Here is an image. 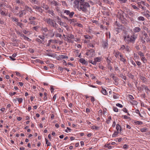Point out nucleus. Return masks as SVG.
<instances>
[{"mask_svg":"<svg viewBox=\"0 0 150 150\" xmlns=\"http://www.w3.org/2000/svg\"><path fill=\"white\" fill-rule=\"evenodd\" d=\"M74 4V8H77L79 11L83 12L86 11L87 8L89 6V4L85 2L84 0H76Z\"/></svg>","mask_w":150,"mask_h":150,"instance_id":"nucleus-1","label":"nucleus"},{"mask_svg":"<svg viewBox=\"0 0 150 150\" xmlns=\"http://www.w3.org/2000/svg\"><path fill=\"white\" fill-rule=\"evenodd\" d=\"M137 35L134 34L131 36L128 35L124 37V40L127 44L134 43L135 40L137 38Z\"/></svg>","mask_w":150,"mask_h":150,"instance_id":"nucleus-2","label":"nucleus"},{"mask_svg":"<svg viewBox=\"0 0 150 150\" xmlns=\"http://www.w3.org/2000/svg\"><path fill=\"white\" fill-rule=\"evenodd\" d=\"M28 17V20L30 21L29 24L34 25H36L37 24V22L35 21V20L37 19L36 17L31 16H30Z\"/></svg>","mask_w":150,"mask_h":150,"instance_id":"nucleus-3","label":"nucleus"},{"mask_svg":"<svg viewBox=\"0 0 150 150\" xmlns=\"http://www.w3.org/2000/svg\"><path fill=\"white\" fill-rule=\"evenodd\" d=\"M95 50L92 49L88 50L86 53V54L89 57H93L94 55Z\"/></svg>","mask_w":150,"mask_h":150,"instance_id":"nucleus-4","label":"nucleus"},{"mask_svg":"<svg viewBox=\"0 0 150 150\" xmlns=\"http://www.w3.org/2000/svg\"><path fill=\"white\" fill-rule=\"evenodd\" d=\"M49 1L51 4L56 6L61 5L60 3L54 0H49Z\"/></svg>","mask_w":150,"mask_h":150,"instance_id":"nucleus-5","label":"nucleus"},{"mask_svg":"<svg viewBox=\"0 0 150 150\" xmlns=\"http://www.w3.org/2000/svg\"><path fill=\"white\" fill-rule=\"evenodd\" d=\"M64 13H66L67 15H69V16L70 18H72L74 14V12H70V11L68 10H64Z\"/></svg>","mask_w":150,"mask_h":150,"instance_id":"nucleus-6","label":"nucleus"},{"mask_svg":"<svg viewBox=\"0 0 150 150\" xmlns=\"http://www.w3.org/2000/svg\"><path fill=\"white\" fill-rule=\"evenodd\" d=\"M33 8L35 9L37 11H38L40 13H42L43 12V10L40 7L35 5L33 6Z\"/></svg>","mask_w":150,"mask_h":150,"instance_id":"nucleus-7","label":"nucleus"},{"mask_svg":"<svg viewBox=\"0 0 150 150\" xmlns=\"http://www.w3.org/2000/svg\"><path fill=\"white\" fill-rule=\"evenodd\" d=\"M57 43L56 40H48V43L46 45L47 47H49L51 45L52 43Z\"/></svg>","mask_w":150,"mask_h":150,"instance_id":"nucleus-8","label":"nucleus"},{"mask_svg":"<svg viewBox=\"0 0 150 150\" xmlns=\"http://www.w3.org/2000/svg\"><path fill=\"white\" fill-rule=\"evenodd\" d=\"M124 13V12L122 11H121L120 12H119L118 13L117 16L118 17H119V18L121 20H122L124 18V16L123 15V14Z\"/></svg>","mask_w":150,"mask_h":150,"instance_id":"nucleus-9","label":"nucleus"},{"mask_svg":"<svg viewBox=\"0 0 150 150\" xmlns=\"http://www.w3.org/2000/svg\"><path fill=\"white\" fill-rule=\"evenodd\" d=\"M43 20L47 22V23L50 25L53 21L52 19H50V18H47L46 19L44 18Z\"/></svg>","mask_w":150,"mask_h":150,"instance_id":"nucleus-10","label":"nucleus"},{"mask_svg":"<svg viewBox=\"0 0 150 150\" xmlns=\"http://www.w3.org/2000/svg\"><path fill=\"white\" fill-rule=\"evenodd\" d=\"M133 30L134 33H138L141 30V28L139 27H135L133 29Z\"/></svg>","mask_w":150,"mask_h":150,"instance_id":"nucleus-11","label":"nucleus"},{"mask_svg":"<svg viewBox=\"0 0 150 150\" xmlns=\"http://www.w3.org/2000/svg\"><path fill=\"white\" fill-rule=\"evenodd\" d=\"M58 60H61L62 59H67L68 58V57L67 56H65L64 55H60L58 57Z\"/></svg>","mask_w":150,"mask_h":150,"instance_id":"nucleus-12","label":"nucleus"},{"mask_svg":"<svg viewBox=\"0 0 150 150\" xmlns=\"http://www.w3.org/2000/svg\"><path fill=\"white\" fill-rule=\"evenodd\" d=\"M120 61L121 62H123L124 64H125L127 62V61L126 59L123 56L122 54H120Z\"/></svg>","mask_w":150,"mask_h":150,"instance_id":"nucleus-13","label":"nucleus"},{"mask_svg":"<svg viewBox=\"0 0 150 150\" xmlns=\"http://www.w3.org/2000/svg\"><path fill=\"white\" fill-rule=\"evenodd\" d=\"M15 2L18 4L20 6H23L24 4V2L21 0H14Z\"/></svg>","mask_w":150,"mask_h":150,"instance_id":"nucleus-14","label":"nucleus"},{"mask_svg":"<svg viewBox=\"0 0 150 150\" xmlns=\"http://www.w3.org/2000/svg\"><path fill=\"white\" fill-rule=\"evenodd\" d=\"M25 9L28 11L29 12L31 13H32L33 11L31 8L28 6H25Z\"/></svg>","mask_w":150,"mask_h":150,"instance_id":"nucleus-15","label":"nucleus"},{"mask_svg":"<svg viewBox=\"0 0 150 150\" xmlns=\"http://www.w3.org/2000/svg\"><path fill=\"white\" fill-rule=\"evenodd\" d=\"M143 87L144 88L146 93L147 94H149V92H150V90L148 88V87L145 85H143Z\"/></svg>","mask_w":150,"mask_h":150,"instance_id":"nucleus-16","label":"nucleus"},{"mask_svg":"<svg viewBox=\"0 0 150 150\" xmlns=\"http://www.w3.org/2000/svg\"><path fill=\"white\" fill-rule=\"evenodd\" d=\"M65 38H69L71 39H74V35L71 34H68Z\"/></svg>","mask_w":150,"mask_h":150,"instance_id":"nucleus-17","label":"nucleus"},{"mask_svg":"<svg viewBox=\"0 0 150 150\" xmlns=\"http://www.w3.org/2000/svg\"><path fill=\"white\" fill-rule=\"evenodd\" d=\"M42 32H44L43 34H44L45 33H46L48 31V30L47 27H41L40 28Z\"/></svg>","mask_w":150,"mask_h":150,"instance_id":"nucleus-18","label":"nucleus"},{"mask_svg":"<svg viewBox=\"0 0 150 150\" xmlns=\"http://www.w3.org/2000/svg\"><path fill=\"white\" fill-rule=\"evenodd\" d=\"M51 26H53L54 28H57L58 26V25L56 23H54V21H53L52 22L50 25Z\"/></svg>","mask_w":150,"mask_h":150,"instance_id":"nucleus-19","label":"nucleus"},{"mask_svg":"<svg viewBox=\"0 0 150 150\" xmlns=\"http://www.w3.org/2000/svg\"><path fill=\"white\" fill-rule=\"evenodd\" d=\"M102 45L104 48H105L108 46V44L107 41H103Z\"/></svg>","mask_w":150,"mask_h":150,"instance_id":"nucleus-20","label":"nucleus"},{"mask_svg":"<svg viewBox=\"0 0 150 150\" xmlns=\"http://www.w3.org/2000/svg\"><path fill=\"white\" fill-rule=\"evenodd\" d=\"M26 12L25 10L22 11L21 12L19 13V16L20 17H22L25 14Z\"/></svg>","mask_w":150,"mask_h":150,"instance_id":"nucleus-21","label":"nucleus"},{"mask_svg":"<svg viewBox=\"0 0 150 150\" xmlns=\"http://www.w3.org/2000/svg\"><path fill=\"white\" fill-rule=\"evenodd\" d=\"M80 62L83 64H86L87 63V62L83 58H81L79 60Z\"/></svg>","mask_w":150,"mask_h":150,"instance_id":"nucleus-22","label":"nucleus"},{"mask_svg":"<svg viewBox=\"0 0 150 150\" xmlns=\"http://www.w3.org/2000/svg\"><path fill=\"white\" fill-rule=\"evenodd\" d=\"M137 4L139 5V7L142 8L143 10H145L146 9V7L142 6L140 2H137Z\"/></svg>","mask_w":150,"mask_h":150,"instance_id":"nucleus-23","label":"nucleus"},{"mask_svg":"<svg viewBox=\"0 0 150 150\" xmlns=\"http://www.w3.org/2000/svg\"><path fill=\"white\" fill-rule=\"evenodd\" d=\"M47 12L51 14L53 16H54L55 15V14L54 13V11L52 9L48 10Z\"/></svg>","mask_w":150,"mask_h":150,"instance_id":"nucleus-24","label":"nucleus"},{"mask_svg":"<svg viewBox=\"0 0 150 150\" xmlns=\"http://www.w3.org/2000/svg\"><path fill=\"white\" fill-rule=\"evenodd\" d=\"M119 79L117 77L113 79V80L114 81L115 83H114V84L115 85H117L118 84V81Z\"/></svg>","mask_w":150,"mask_h":150,"instance_id":"nucleus-25","label":"nucleus"},{"mask_svg":"<svg viewBox=\"0 0 150 150\" xmlns=\"http://www.w3.org/2000/svg\"><path fill=\"white\" fill-rule=\"evenodd\" d=\"M116 129L118 132L119 131V130H120V132H121V128L119 125L118 124H117L116 126Z\"/></svg>","mask_w":150,"mask_h":150,"instance_id":"nucleus-26","label":"nucleus"},{"mask_svg":"<svg viewBox=\"0 0 150 150\" xmlns=\"http://www.w3.org/2000/svg\"><path fill=\"white\" fill-rule=\"evenodd\" d=\"M140 79L143 81V82L146 81V79L144 77L142 76H140Z\"/></svg>","mask_w":150,"mask_h":150,"instance_id":"nucleus-27","label":"nucleus"},{"mask_svg":"<svg viewBox=\"0 0 150 150\" xmlns=\"http://www.w3.org/2000/svg\"><path fill=\"white\" fill-rule=\"evenodd\" d=\"M113 98L115 99H117L119 98V95L117 94L114 93L113 95Z\"/></svg>","mask_w":150,"mask_h":150,"instance_id":"nucleus-28","label":"nucleus"},{"mask_svg":"<svg viewBox=\"0 0 150 150\" xmlns=\"http://www.w3.org/2000/svg\"><path fill=\"white\" fill-rule=\"evenodd\" d=\"M16 33L18 35H20L21 37L23 38V37H24V35L19 31L17 30L16 31Z\"/></svg>","mask_w":150,"mask_h":150,"instance_id":"nucleus-29","label":"nucleus"},{"mask_svg":"<svg viewBox=\"0 0 150 150\" xmlns=\"http://www.w3.org/2000/svg\"><path fill=\"white\" fill-rule=\"evenodd\" d=\"M121 54V53L119 51H117L115 53V56L116 58H118L119 56V55L120 56V54Z\"/></svg>","mask_w":150,"mask_h":150,"instance_id":"nucleus-30","label":"nucleus"},{"mask_svg":"<svg viewBox=\"0 0 150 150\" xmlns=\"http://www.w3.org/2000/svg\"><path fill=\"white\" fill-rule=\"evenodd\" d=\"M137 20L138 21H143L145 20L144 18L142 16H140L137 18Z\"/></svg>","mask_w":150,"mask_h":150,"instance_id":"nucleus-31","label":"nucleus"},{"mask_svg":"<svg viewBox=\"0 0 150 150\" xmlns=\"http://www.w3.org/2000/svg\"><path fill=\"white\" fill-rule=\"evenodd\" d=\"M68 22L70 23V24H73V23L76 22L75 20L74 19H69Z\"/></svg>","mask_w":150,"mask_h":150,"instance_id":"nucleus-32","label":"nucleus"},{"mask_svg":"<svg viewBox=\"0 0 150 150\" xmlns=\"http://www.w3.org/2000/svg\"><path fill=\"white\" fill-rule=\"evenodd\" d=\"M46 144H47V146H50L51 145V143L50 142H48V140L46 139V138H45V139Z\"/></svg>","mask_w":150,"mask_h":150,"instance_id":"nucleus-33","label":"nucleus"},{"mask_svg":"<svg viewBox=\"0 0 150 150\" xmlns=\"http://www.w3.org/2000/svg\"><path fill=\"white\" fill-rule=\"evenodd\" d=\"M101 92L104 95H107V91L105 89L102 88L101 90Z\"/></svg>","mask_w":150,"mask_h":150,"instance_id":"nucleus-34","label":"nucleus"},{"mask_svg":"<svg viewBox=\"0 0 150 150\" xmlns=\"http://www.w3.org/2000/svg\"><path fill=\"white\" fill-rule=\"evenodd\" d=\"M94 60L97 63V62H99L101 61V58L100 57H97L95 58Z\"/></svg>","mask_w":150,"mask_h":150,"instance_id":"nucleus-35","label":"nucleus"},{"mask_svg":"<svg viewBox=\"0 0 150 150\" xmlns=\"http://www.w3.org/2000/svg\"><path fill=\"white\" fill-rule=\"evenodd\" d=\"M125 50L128 53L130 52V50L129 49V47L128 45L126 46Z\"/></svg>","mask_w":150,"mask_h":150,"instance_id":"nucleus-36","label":"nucleus"},{"mask_svg":"<svg viewBox=\"0 0 150 150\" xmlns=\"http://www.w3.org/2000/svg\"><path fill=\"white\" fill-rule=\"evenodd\" d=\"M39 28V26L37 25L35 26L34 27H33V30H35L36 31H38V29Z\"/></svg>","mask_w":150,"mask_h":150,"instance_id":"nucleus-37","label":"nucleus"},{"mask_svg":"<svg viewBox=\"0 0 150 150\" xmlns=\"http://www.w3.org/2000/svg\"><path fill=\"white\" fill-rule=\"evenodd\" d=\"M38 37L40 38L41 40L43 42L45 39V37L42 35H39L38 36Z\"/></svg>","mask_w":150,"mask_h":150,"instance_id":"nucleus-38","label":"nucleus"},{"mask_svg":"<svg viewBox=\"0 0 150 150\" xmlns=\"http://www.w3.org/2000/svg\"><path fill=\"white\" fill-rule=\"evenodd\" d=\"M110 145V143H109L108 144H107V145H105V146L106 147H108V148L109 149H110L113 148V146H109Z\"/></svg>","mask_w":150,"mask_h":150,"instance_id":"nucleus-39","label":"nucleus"},{"mask_svg":"<svg viewBox=\"0 0 150 150\" xmlns=\"http://www.w3.org/2000/svg\"><path fill=\"white\" fill-rule=\"evenodd\" d=\"M46 54L47 55L50 56L51 57H54L55 56L54 54V53H46Z\"/></svg>","mask_w":150,"mask_h":150,"instance_id":"nucleus-40","label":"nucleus"},{"mask_svg":"<svg viewBox=\"0 0 150 150\" xmlns=\"http://www.w3.org/2000/svg\"><path fill=\"white\" fill-rule=\"evenodd\" d=\"M143 13H144L143 15L146 16L148 18L150 16V15L149 13H145V12H144Z\"/></svg>","mask_w":150,"mask_h":150,"instance_id":"nucleus-41","label":"nucleus"},{"mask_svg":"<svg viewBox=\"0 0 150 150\" xmlns=\"http://www.w3.org/2000/svg\"><path fill=\"white\" fill-rule=\"evenodd\" d=\"M35 41L40 43H43V42L41 40L38 38H37L35 40Z\"/></svg>","mask_w":150,"mask_h":150,"instance_id":"nucleus-42","label":"nucleus"},{"mask_svg":"<svg viewBox=\"0 0 150 150\" xmlns=\"http://www.w3.org/2000/svg\"><path fill=\"white\" fill-rule=\"evenodd\" d=\"M84 37L86 39H91L92 38L89 35H84Z\"/></svg>","mask_w":150,"mask_h":150,"instance_id":"nucleus-43","label":"nucleus"},{"mask_svg":"<svg viewBox=\"0 0 150 150\" xmlns=\"http://www.w3.org/2000/svg\"><path fill=\"white\" fill-rule=\"evenodd\" d=\"M122 27H121V28H115V30L118 33L120 32L122 30Z\"/></svg>","mask_w":150,"mask_h":150,"instance_id":"nucleus-44","label":"nucleus"},{"mask_svg":"<svg viewBox=\"0 0 150 150\" xmlns=\"http://www.w3.org/2000/svg\"><path fill=\"white\" fill-rule=\"evenodd\" d=\"M111 120V117L110 116L108 117V119L106 121V123L108 124H109L110 123V120Z\"/></svg>","mask_w":150,"mask_h":150,"instance_id":"nucleus-45","label":"nucleus"},{"mask_svg":"<svg viewBox=\"0 0 150 150\" xmlns=\"http://www.w3.org/2000/svg\"><path fill=\"white\" fill-rule=\"evenodd\" d=\"M141 59L142 60L144 63H145V61H146V59L145 58L144 56L142 57L141 58Z\"/></svg>","mask_w":150,"mask_h":150,"instance_id":"nucleus-46","label":"nucleus"},{"mask_svg":"<svg viewBox=\"0 0 150 150\" xmlns=\"http://www.w3.org/2000/svg\"><path fill=\"white\" fill-rule=\"evenodd\" d=\"M17 25L19 26L21 28L23 26V24L22 23L19 22H17Z\"/></svg>","mask_w":150,"mask_h":150,"instance_id":"nucleus-47","label":"nucleus"},{"mask_svg":"<svg viewBox=\"0 0 150 150\" xmlns=\"http://www.w3.org/2000/svg\"><path fill=\"white\" fill-rule=\"evenodd\" d=\"M138 54L140 56V58L144 56V54L141 52H138Z\"/></svg>","mask_w":150,"mask_h":150,"instance_id":"nucleus-48","label":"nucleus"},{"mask_svg":"<svg viewBox=\"0 0 150 150\" xmlns=\"http://www.w3.org/2000/svg\"><path fill=\"white\" fill-rule=\"evenodd\" d=\"M131 6L132 8H133L134 9H137V10H139V8H138L137 6H136L135 5L131 4Z\"/></svg>","mask_w":150,"mask_h":150,"instance_id":"nucleus-49","label":"nucleus"},{"mask_svg":"<svg viewBox=\"0 0 150 150\" xmlns=\"http://www.w3.org/2000/svg\"><path fill=\"white\" fill-rule=\"evenodd\" d=\"M141 132H145L147 131V129L146 128H143L140 129Z\"/></svg>","mask_w":150,"mask_h":150,"instance_id":"nucleus-50","label":"nucleus"},{"mask_svg":"<svg viewBox=\"0 0 150 150\" xmlns=\"http://www.w3.org/2000/svg\"><path fill=\"white\" fill-rule=\"evenodd\" d=\"M118 132L117 131H115L114 132V133L112 134V137H116V136H117L118 133Z\"/></svg>","mask_w":150,"mask_h":150,"instance_id":"nucleus-51","label":"nucleus"},{"mask_svg":"<svg viewBox=\"0 0 150 150\" xmlns=\"http://www.w3.org/2000/svg\"><path fill=\"white\" fill-rule=\"evenodd\" d=\"M121 4H123L126 3L127 1V0H118Z\"/></svg>","mask_w":150,"mask_h":150,"instance_id":"nucleus-52","label":"nucleus"},{"mask_svg":"<svg viewBox=\"0 0 150 150\" xmlns=\"http://www.w3.org/2000/svg\"><path fill=\"white\" fill-rule=\"evenodd\" d=\"M17 100L18 101L19 103H21L22 102L23 99L22 98H17Z\"/></svg>","mask_w":150,"mask_h":150,"instance_id":"nucleus-53","label":"nucleus"},{"mask_svg":"<svg viewBox=\"0 0 150 150\" xmlns=\"http://www.w3.org/2000/svg\"><path fill=\"white\" fill-rule=\"evenodd\" d=\"M91 128L93 129L97 130L99 128V127L94 125L92 126Z\"/></svg>","mask_w":150,"mask_h":150,"instance_id":"nucleus-54","label":"nucleus"},{"mask_svg":"<svg viewBox=\"0 0 150 150\" xmlns=\"http://www.w3.org/2000/svg\"><path fill=\"white\" fill-rule=\"evenodd\" d=\"M23 38L25 40H26L28 41H30L31 40L28 37H27L25 35H24V37H23Z\"/></svg>","mask_w":150,"mask_h":150,"instance_id":"nucleus-55","label":"nucleus"},{"mask_svg":"<svg viewBox=\"0 0 150 150\" xmlns=\"http://www.w3.org/2000/svg\"><path fill=\"white\" fill-rule=\"evenodd\" d=\"M125 47H126V46H125V45H121V47L120 48V50H124V49H125Z\"/></svg>","mask_w":150,"mask_h":150,"instance_id":"nucleus-56","label":"nucleus"},{"mask_svg":"<svg viewBox=\"0 0 150 150\" xmlns=\"http://www.w3.org/2000/svg\"><path fill=\"white\" fill-rule=\"evenodd\" d=\"M55 36L56 37L60 38L62 36V35L58 33H55Z\"/></svg>","mask_w":150,"mask_h":150,"instance_id":"nucleus-57","label":"nucleus"},{"mask_svg":"<svg viewBox=\"0 0 150 150\" xmlns=\"http://www.w3.org/2000/svg\"><path fill=\"white\" fill-rule=\"evenodd\" d=\"M136 124L138 125H142L143 123L141 121H137L135 122Z\"/></svg>","mask_w":150,"mask_h":150,"instance_id":"nucleus-58","label":"nucleus"},{"mask_svg":"<svg viewBox=\"0 0 150 150\" xmlns=\"http://www.w3.org/2000/svg\"><path fill=\"white\" fill-rule=\"evenodd\" d=\"M42 7L46 10H48L49 8V7L47 5L43 6Z\"/></svg>","mask_w":150,"mask_h":150,"instance_id":"nucleus-59","label":"nucleus"},{"mask_svg":"<svg viewBox=\"0 0 150 150\" xmlns=\"http://www.w3.org/2000/svg\"><path fill=\"white\" fill-rule=\"evenodd\" d=\"M92 22L93 23H95L98 25H99L98 21L96 20H93L92 21Z\"/></svg>","mask_w":150,"mask_h":150,"instance_id":"nucleus-60","label":"nucleus"},{"mask_svg":"<svg viewBox=\"0 0 150 150\" xmlns=\"http://www.w3.org/2000/svg\"><path fill=\"white\" fill-rule=\"evenodd\" d=\"M67 39V41L69 42L73 43V41L71 40V39L69 38H66Z\"/></svg>","mask_w":150,"mask_h":150,"instance_id":"nucleus-61","label":"nucleus"},{"mask_svg":"<svg viewBox=\"0 0 150 150\" xmlns=\"http://www.w3.org/2000/svg\"><path fill=\"white\" fill-rule=\"evenodd\" d=\"M57 30L58 31L59 33H62L63 32V30L59 28H57Z\"/></svg>","mask_w":150,"mask_h":150,"instance_id":"nucleus-62","label":"nucleus"},{"mask_svg":"<svg viewBox=\"0 0 150 150\" xmlns=\"http://www.w3.org/2000/svg\"><path fill=\"white\" fill-rule=\"evenodd\" d=\"M110 77L113 78V79H114L115 78L117 77L115 76V75L113 74H110Z\"/></svg>","mask_w":150,"mask_h":150,"instance_id":"nucleus-63","label":"nucleus"},{"mask_svg":"<svg viewBox=\"0 0 150 150\" xmlns=\"http://www.w3.org/2000/svg\"><path fill=\"white\" fill-rule=\"evenodd\" d=\"M113 110L114 111L116 112H117L118 111V109H117V108L116 107H113Z\"/></svg>","mask_w":150,"mask_h":150,"instance_id":"nucleus-64","label":"nucleus"}]
</instances>
